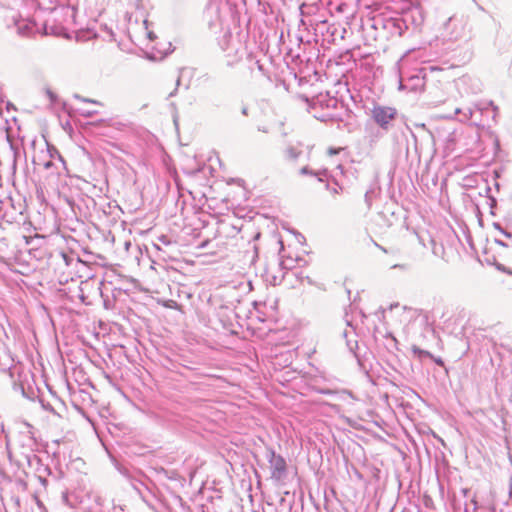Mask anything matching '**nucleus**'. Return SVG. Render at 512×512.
Listing matches in <instances>:
<instances>
[{
	"label": "nucleus",
	"mask_w": 512,
	"mask_h": 512,
	"mask_svg": "<svg viewBox=\"0 0 512 512\" xmlns=\"http://www.w3.org/2000/svg\"><path fill=\"white\" fill-rule=\"evenodd\" d=\"M339 151H340V149L329 148L328 149V154L329 155H336V154L339 153Z\"/></svg>",
	"instance_id": "nucleus-6"
},
{
	"label": "nucleus",
	"mask_w": 512,
	"mask_h": 512,
	"mask_svg": "<svg viewBox=\"0 0 512 512\" xmlns=\"http://www.w3.org/2000/svg\"><path fill=\"white\" fill-rule=\"evenodd\" d=\"M62 255H63L64 260L67 262V256H66V254H64V253H63Z\"/></svg>",
	"instance_id": "nucleus-9"
},
{
	"label": "nucleus",
	"mask_w": 512,
	"mask_h": 512,
	"mask_svg": "<svg viewBox=\"0 0 512 512\" xmlns=\"http://www.w3.org/2000/svg\"><path fill=\"white\" fill-rule=\"evenodd\" d=\"M50 165H51V162H47V163L45 164V167H46V168H48V167H50Z\"/></svg>",
	"instance_id": "nucleus-8"
},
{
	"label": "nucleus",
	"mask_w": 512,
	"mask_h": 512,
	"mask_svg": "<svg viewBox=\"0 0 512 512\" xmlns=\"http://www.w3.org/2000/svg\"><path fill=\"white\" fill-rule=\"evenodd\" d=\"M300 151L297 149V148H294V147H289L287 150H286V154L289 158L291 159H296L299 155H300Z\"/></svg>",
	"instance_id": "nucleus-5"
},
{
	"label": "nucleus",
	"mask_w": 512,
	"mask_h": 512,
	"mask_svg": "<svg viewBox=\"0 0 512 512\" xmlns=\"http://www.w3.org/2000/svg\"><path fill=\"white\" fill-rule=\"evenodd\" d=\"M25 243L27 245H33L35 241H41L45 243L46 238L44 236H41L39 234H35L33 236H24Z\"/></svg>",
	"instance_id": "nucleus-4"
},
{
	"label": "nucleus",
	"mask_w": 512,
	"mask_h": 512,
	"mask_svg": "<svg viewBox=\"0 0 512 512\" xmlns=\"http://www.w3.org/2000/svg\"><path fill=\"white\" fill-rule=\"evenodd\" d=\"M143 24L145 26L147 38L150 42L154 43L151 46V49L155 52H153L151 58L154 60L162 59L171 50V43L166 40L159 39L154 31L149 28L148 20H144Z\"/></svg>",
	"instance_id": "nucleus-1"
},
{
	"label": "nucleus",
	"mask_w": 512,
	"mask_h": 512,
	"mask_svg": "<svg viewBox=\"0 0 512 512\" xmlns=\"http://www.w3.org/2000/svg\"><path fill=\"white\" fill-rule=\"evenodd\" d=\"M90 103L99 104L96 101H91V100L84 99L83 100V105L79 108V111H80L81 115H83L85 117H90V116H92L93 114L96 113V111L91 110V109H89L87 107V104H90Z\"/></svg>",
	"instance_id": "nucleus-3"
},
{
	"label": "nucleus",
	"mask_w": 512,
	"mask_h": 512,
	"mask_svg": "<svg viewBox=\"0 0 512 512\" xmlns=\"http://www.w3.org/2000/svg\"><path fill=\"white\" fill-rule=\"evenodd\" d=\"M332 193H333V195H337V194H338L337 189H336V188H333V189H332Z\"/></svg>",
	"instance_id": "nucleus-7"
},
{
	"label": "nucleus",
	"mask_w": 512,
	"mask_h": 512,
	"mask_svg": "<svg viewBox=\"0 0 512 512\" xmlns=\"http://www.w3.org/2000/svg\"><path fill=\"white\" fill-rule=\"evenodd\" d=\"M374 121L384 129L395 119L397 110L393 107L376 105L371 110Z\"/></svg>",
	"instance_id": "nucleus-2"
}]
</instances>
